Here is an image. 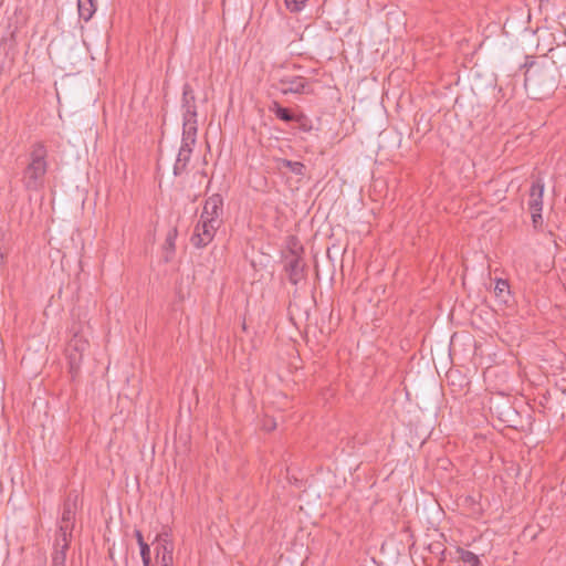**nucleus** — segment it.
<instances>
[{
    "label": "nucleus",
    "mask_w": 566,
    "mask_h": 566,
    "mask_svg": "<svg viewBox=\"0 0 566 566\" xmlns=\"http://www.w3.org/2000/svg\"><path fill=\"white\" fill-rule=\"evenodd\" d=\"M48 156V147L43 142H35L30 146L21 176L22 186L27 191L38 192L44 188L49 169Z\"/></svg>",
    "instance_id": "1"
},
{
    "label": "nucleus",
    "mask_w": 566,
    "mask_h": 566,
    "mask_svg": "<svg viewBox=\"0 0 566 566\" xmlns=\"http://www.w3.org/2000/svg\"><path fill=\"white\" fill-rule=\"evenodd\" d=\"M557 65L552 62H532L525 71V87L534 99H543L557 87Z\"/></svg>",
    "instance_id": "2"
},
{
    "label": "nucleus",
    "mask_w": 566,
    "mask_h": 566,
    "mask_svg": "<svg viewBox=\"0 0 566 566\" xmlns=\"http://www.w3.org/2000/svg\"><path fill=\"white\" fill-rule=\"evenodd\" d=\"M71 338L67 342L65 354L69 361V371L72 379L78 376L83 356L90 347L88 336L91 327L85 322H73L69 328Z\"/></svg>",
    "instance_id": "3"
},
{
    "label": "nucleus",
    "mask_w": 566,
    "mask_h": 566,
    "mask_svg": "<svg viewBox=\"0 0 566 566\" xmlns=\"http://www.w3.org/2000/svg\"><path fill=\"white\" fill-rule=\"evenodd\" d=\"M181 108H182V132L186 133H198V124H197V104L196 96L190 84L186 83L182 86V98H181Z\"/></svg>",
    "instance_id": "4"
},
{
    "label": "nucleus",
    "mask_w": 566,
    "mask_h": 566,
    "mask_svg": "<svg viewBox=\"0 0 566 566\" xmlns=\"http://www.w3.org/2000/svg\"><path fill=\"white\" fill-rule=\"evenodd\" d=\"M273 88L280 91L283 95L287 94H312V83L297 75H284L279 78L277 83L272 85Z\"/></svg>",
    "instance_id": "5"
},
{
    "label": "nucleus",
    "mask_w": 566,
    "mask_h": 566,
    "mask_svg": "<svg viewBox=\"0 0 566 566\" xmlns=\"http://www.w3.org/2000/svg\"><path fill=\"white\" fill-rule=\"evenodd\" d=\"M197 143V134L196 133H186L182 132L181 145L174 164V175L179 177L187 172V167L191 158V154L193 151V147Z\"/></svg>",
    "instance_id": "6"
},
{
    "label": "nucleus",
    "mask_w": 566,
    "mask_h": 566,
    "mask_svg": "<svg viewBox=\"0 0 566 566\" xmlns=\"http://www.w3.org/2000/svg\"><path fill=\"white\" fill-rule=\"evenodd\" d=\"M221 224L213 222L210 219H201L195 227L190 242L196 248L207 247L214 238L217 230Z\"/></svg>",
    "instance_id": "7"
},
{
    "label": "nucleus",
    "mask_w": 566,
    "mask_h": 566,
    "mask_svg": "<svg viewBox=\"0 0 566 566\" xmlns=\"http://www.w3.org/2000/svg\"><path fill=\"white\" fill-rule=\"evenodd\" d=\"M222 216H223V198L219 193H213L210 196L203 206L201 212V219H210L213 222L222 224Z\"/></svg>",
    "instance_id": "8"
},
{
    "label": "nucleus",
    "mask_w": 566,
    "mask_h": 566,
    "mask_svg": "<svg viewBox=\"0 0 566 566\" xmlns=\"http://www.w3.org/2000/svg\"><path fill=\"white\" fill-rule=\"evenodd\" d=\"M285 260L284 270L287 273L289 281L293 285H297L305 277L306 264L300 254L285 256Z\"/></svg>",
    "instance_id": "9"
},
{
    "label": "nucleus",
    "mask_w": 566,
    "mask_h": 566,
    "mask_svg": "<svg viewBox=\"0 0 566 566\" xmlns=\"http://www.w3.org/2000/svg\"><path fill=\"white\" fill-rule=\"evenodd\" d=\"M80 495L77 491L72 490L66 495L63 504L62 517L60 526H69L71 530L74 528L75 514L78 507Z\"/></svg>",
    "instance_id": "10"
},
{
    "label": "nucleus",
    "mask_w": 566,
    "mask_h": 566,
    "mask_svg": "<svg viewBox=\"0 0 566 566\" xmlns=\"http://www.w3.org/2000/svg\"><path fill=\"white\" fill-rule=\"evenodd\" d=\"M544 182L537 178L532 182L528 191V209L530 211H542L543 209Z\"/></svg>",
    "instance_id": "11"
},
{
    "label": "nucleus",
    "mask_w": 566,
    "mask_h": 566,
    "mask_svg": "<svg viewBox=\"0 0 566 566\" xmlns=\"http://www.w3.org/2000/svg\"><path fill=\"white\" fill-rule=\"evenodd\" d=\"M97 0H77L78 15L85 22L90 21L96 12Z\"/></svg>",
    "instance_id": "12"
},
{
    "label": "nucleus",
    "mask_w": 566,
    "mask_h": 566,
    "mask_svg": "<svg viewBox=\"0 0 566 566\" xmlns=\"http://www.w3.org/2000/svg\"><path fill=\"white\" fill-rule=\"evenodd\" d=\"M72 532L69 526H59V531L56 534L54 548L55 549H64L67 551L70 547L71 538H72Z\"/></svg>",
    "instance_id": "13"
},
{
    "label": "nucleus",
    "mask_w": 566,
    "mask_h": 566,
    "mask_svg": "<svg viewBox=\"0 0 566 566\" xmlns=\"http://www.w3.org/2000/svg\"><path fill=\"white\" fill-rule=\"evenodd\" d=\"M279 169H289L292 174L303 177L305 175L306 167L301 161H293L286 158H279L276 160Z\"/></svg>",
    "instance_id": "14"
},
{
    "label": "nucleus",
    "mask_w": 566,
    "mask_h": 566,
    "mask_svg": "<svg viewBox=\"0 0 566 566\" xmlns=\"http://www.w3.org/2000/svg\"><path fill=\"white\" fill-rule=\"evenodd\" d=\"M269 111L274 113L279 119L285 123L294 122L296 116V114H294L290 108L283 107L277 101H273L271 103Z\"/></svg>",
    "instance_id": "15"
},
{
    "label": "nucleus",
    "mask_w": 566,
    "mask_h": 566,
    "mask_svg": "<svg viewBox=\"0 0 566 566\" xmlns=\"http://www.w3.org/2000/svg\"><path fill=\"white\" fill-rule=\"evenodd\" d=\"M494 294L501 303L507 304L511 300L510 284L507 280L497 279L494 286Z\"/></svg>",
    "instance_id": "16"
},
{
    "label": "nucleus",
    "mask_w": 566,
    "mask_h": 566,
    "mask_svg": "<svg viewBox=\"0 0 566 566\" xmlns=\"http://www.w3.org/2000/svg\"><path fill=\"white\" fill-rule=\"evenodd\" d=\"M458 558L465 566H481V560L473 552L462 547L457 548Z\"/></svg>",
    "instance_id": "17"
},
{
    "label": "nucleus",
    "mask_w": 566,
    "mask_h": 566,
    "mask_svg": "<svg viewBox=\"0 0 566 566\" xmlns=\"http://www.w3.org/2000/svg\"><path fill=\"white\" fill-rule=\"evenodd\" d=\"M168 534L167 533H164V534H159L157 535L156 537V541H157V544H156V552H157V557L159 558V556L161 555H166L167 552H170V554L172 555V551H174V545L172 543H170L168 539Z\"/></svg>",
    "instance_id": "18"
},
{
    "label": "nucleus",
    "mask_w": 566,
    "mask_h": 566,
    "mask_svg": "<svg viewBox=\"0 0 566 566\" xmlns=\"http://www.w3.org/2000/svg\"><path fill=\"white\" fill-rule=\"evenodd\" d=\"M177 229H170L166 235V240L164 243V249L166 252L174 253L176 248V239H177Z\"/></svg>",
    "instance_id": "19"
},
{
    "label": "nucleus",
    "mask_w": 566,
    "mask_h": 566,
    "mask_svg": "<svg viewBox=\"0 0 566 566\" xmlns=\"http://www.w3.org/2000/svg\"><path fill=\"white\" fill-rule=\"evenodd\" d=\"M294 122L298 124V129L308 133L313 129L311 119L304 114H296Z\"/></svg>",
    "instance_id": "20"
},
{
    "label": "nucleus",
    "mask_w": 566,
    "mask_h": 566,
    "mask_svg": "<svg viewBox=\"0 0 566 566\" xmlns=\"http://www.w3.org/2000/svg\"><path fill=\"white\" fill-rule=\"evenodd\" d=\"M66 552L64 549H55L52 555V566H65Z\"/></svg>",
    "instance_id": "21"
},
{
    "label": "nucleus",
    "mask_w": 566,
    "mask_h": 566,
    "mask_svg": "<svg viewBox=\"0 0 566 566\" xmlns=\"http://www.w3.org/2000/svg\"><path fill=\"white\" fill-rule=\"evenodd\" d=\"M304 252V248L298 243L295 237H291L290 245H289V254L286 256H294L295 254L302 255Z\"/></svg>",
    "instance_id": "22"
},
{
    "label": "nucleus",
    "mask_w": 566,
    "mask_h": 566,
    "mask_svg": "<svg viewBox=\"0 0 566 566\" xmlns=\"http://www.w3.org/2000/svg\"><path fill=\"white\" fill-rule=\"evenodd\" d=\"M287 9L292 12H297L303 9L307 0H284Z\"/></svg>",
    "instance_id": "23"
},
{
    "label": "nucleus",
    "mask_w": 566,
    "mask_h": 566,
    "mask_svg": "<svg viewBox=\"0 0 566 566\" xmlns=\"http://www.w3.org/2000/svg\"><path fill=\"white\" fill-rule=\"evenodd\" d=\"M531 217L534 230L539 231L543 227L542 211H531Z\"/></svg>",
    "instance_id": "24"
},
{
    "label": "nucleus",
    "mask_w": 566,
    "mask_h": 566,
    "mask_svg": "<svg viewBox=\"0 0 566 566\" xmlns=\"http://www.w3.org/2000/svg\"><path fill=\"white\" fill-rule=\"evenodd\" d=\"M140 556L144 566H150V547L149 545H142L140 547Z\"/></svg>",
    "instance_id": "25"
},
{
    "label": "nucleus",
    "mask_w": 566,
    "mask_h": 566,
    "mask_svg": "<svg viewBox=\"0 0 566 566\" xmlns=\"http://www.w3.org/2000/svg\"><path fill=\"white\" fill-rule=\"evenodd\" d=\"M160 557V566H170L172 564V555L170 552H167L166 555H161Z\"/></svg>",
    "instance_id": "26"
},
{
    "label": "nucleus",
    "mask_w": 566,
    "mask_h": 566,
    "mask_svg": "<svg viewBox=\"0 0 566 566\" xmlns=\"http://www.w3.org/2000/svg\"><path fill=\"white\" fill-rule=\"evenodd\" d=\"M135 537L137 539V543L139 545V548L142 547V545H148L145 541H144V536L142 534L140 531L136 530L135 531Z\"/></svg>",
    "instance_id": "27"
},
{
    "label": "nucleus",
    "mask_w": 566,
    "mask_h": 566,
    "mask_svg": "<svg viewBox=\"0 0 566 566\" xmlns=\"http://www.w3.org/2000/svg\"><path fill=\"white\" fill-rule=\"evenodd\" d=\"M429 548H430V551H431L432 553H436V552H438V551L441 548V544H439V543L431 544V545L429 546Z\"/></svg>",
    "instance_id": "28"
},
{
    "label": "nucleus",
    "mask_w": 566,
    "mask_h": 566,
    "mask_svg": "<svg viewBox=\"0 0 566 566\" xmlns=\"http://www.w3.org/2000/svg\"><path fill=\"white\" fill-rule=\"evenodd\" d=\"M558 53H562L563 55L566 56V48H563V49L558 50Z\"/></svg>",
    "instance_id": "29"
},
{
    "label": "nucleus",
    "mask_w": 566,
    "mask_h": 566,
    "mask_svg": "<svg viewBox=\"0 0 566 566\" xmlns=\"http://www.w3.org/2000/svg\"><path fill=\"white\" fill-rule=\"evenodd\" d=\"M541 2H544V0H539ZM549 0H545V2H548Z\"/></svg>",
    "instance_id": "30"
}]
</instances>
